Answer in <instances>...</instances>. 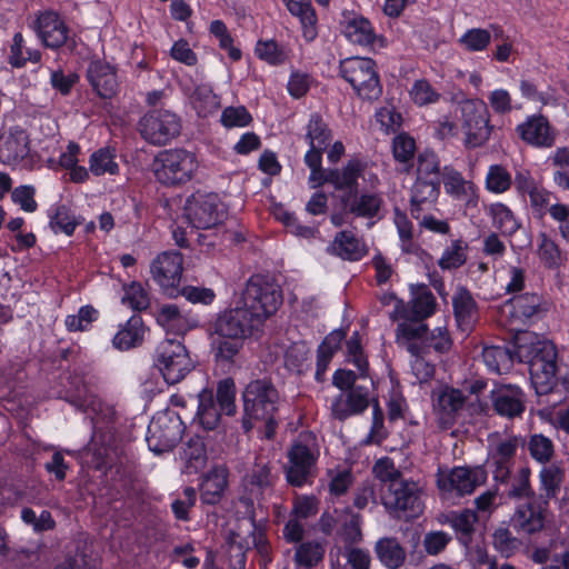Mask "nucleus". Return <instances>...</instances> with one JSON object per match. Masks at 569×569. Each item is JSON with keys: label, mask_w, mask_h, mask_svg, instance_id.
Returning a JSON list of instances; mask_svg holds the SVG:
<instances>
[{"label": "nucleus", "mask_w": 569, "mask_h": 569, "mask_svg": "<svg viewBox=\"0 0 569 569\" xmlns=\"http://www.w3.org/2000/svg\"><path fill=\"white\" fill-rule=\"evenodd\" d=\"M254 317L238 302L224 310L212 323L211 350L219 362H231L243 348L244 341L261 329Z\"/></svg>", "instance_id": "nucleus-1"}, {"label": "nucleus", "mask_w": 569, "mask_h": 569, "mask_svg": "<svg viewBox=\"0 0 569 569\" xmlns=\"http://www.w3.org/2000/svg\"><path fill=\"white\" fill-rule=\"evenodd\" d=\"M243 416L242 428L251 431L253 421H263V437L268 440L274 438L279 421L274 413L279 411L280 396L269 379L250 381L242 391Z\"/></svg>", "instance_id": "nucleus-2"}, {"label": "nucleus", "mask_w": 569, "mask_h": 569, "mask_svg": "<svg viewBox=\"0 0 569 569\" xmlns=\"http://www.w3.org/2000/svg\"><path fill=\"white\" fill-rule=\"evenodd\" d=\"M282 288L271 274L254 273L246 282L237 301L263 326L282 305Z\"/></svg>", "instance_id": "nucleus-3"}, {"label": "nucleus", "mask_w": 569, "mask_h": 569, "mask_svg": "<svg viewBox=\"0 0 569 569\" xmlns=\"http://www.w3.org/2000/svg\"><path fill=\"white\" fill-rule=\"evenodd\" d=\"M339 76L362 100H378L383 93L377 62L372 58L355 56L341 59Z\"/></svg>", "instance_id": "nucleus-4"}, {"label": "nucleus", "mask_w": 569, "mask_h": 569, "mask_svg": "<svg viewBox=\"0 0 569 569\" xmlns=\"http://www.w3.org/2000/svg\"><path fill=\"white\" fill-rule=\"evenodd\" d=\"M156 179L163 186L173 187L189 182L198 169L194 153L184 149L159 152L152 163Z\"/></svg>", "instance_id": "nucleus-5"}, {"label": "nucleus", "mask_w": 569, "mask_h": 569, "mask_svg": "<svg viewBox=\"0 0 569 569\" xmlns=\"http://www.w3.org/2000/svg\"><path fill=\"white\" fill-rule=\"evenodd\" d=\"M463 97V93H460ZM452 100L457 101L461 112L462 129L466 133L465 147L476 149L482 147L490 138L493 126L489 122V111L487 104L479 99L458 100L455 96Z\"/></svg>", "instance_id": "nucleus-6"}, {"label": "nucleus", "mask_w": 569, "mask_h": 569, "mask_svg": "<svg viewBox=\"0 0 569 569\" xmlns=\"http://www.w3.org/2000/svg\"><path fill=\"white\" fill-rule=\"evenodd\" d=\"M154 365L170 385L180 382L193 369L187 348L177 339L159 342L154 351Z\"/></svg>", "instance_id": "nucleus-7"}, {"label": "nucleus", "mask_w": 569, "mask_h": 569, "mask_svg": "<svg viewBox=\"0 0 569 569\" xmlns=\"http://www.w3.org/2000/svg\"><path fill=\"white\" fill-rule=\"evenodd\" d=\"M184 216L196 229L220 228L227 219L226 204L217 193H194L187 199Z\"/></svg>", "instance_id": "nucleus-8"}, {"label": "nucleus", "mask_w": 569, "mask_h": 569, "mask_svg": "<svg viewBox=\"0 0 569 569\" xmlns=\"http://www.w3.org/2000/svg\"><path fill=\"white\" fill-rule=\"evenodd\" d=\"M182 129L181 118L167 109H152L138 122L141 137L150 144L164 146L177 138Z\"/></svg>", "instance_id": "nucleus-9"}, {"label": "nucleus", "mask_w": 569, "mask_h": 569, "mask_svg": "<svg viewBox=\"0 0 569 569\" xmlns=\"http://www.w3.org/2000/svg\"><path fill=\"white\" fill-rule=\"evenodd\" d=\"M183 423L176 413L160 412L148 426L146 441L157 455L171 451L182 438Z\"/></svg>", "instance_id": "nucleus-10"}, {"label": "nucleus", "mask_w": 569, "mask_h": 569, "mask_svg": "<svg viewBox=\"0 0 569 569\" xmlns=\"http://www.w3.org/2000/svg\"><path fill=\"white\" fill-rule=\"evenodd\" d=\"M367 163L358 158L350 159L341 169V174H331V186L335 191L330 193L335 209L349 210L355 199L359 197V178L362 177Z\"/></svg>", "instance_id": "nucleus-11"}, {"label": "nucleus", "mask_w": 569, "mask_h": 569, "mask_svg": "<svg viewBox=\"0 0 569 569\" xmlns=\"http://www.w3.org/2000/svg\"><path fill=\"white\" fill-rule=\"evenodd\" d=\"M488 472L485 465L453 467L447 475L438 470L437 487L441 491H456L457 496L471 495L478 486L485 485Z\"/></svg>", "instance_id": "nucleus-12"}, {"label": "nucleus", "mask_w": 569, "mask_h": 569, "mask_svg": "<svg viewBox=\"0 0 569 569\" xmlns=\"http://www.w3.org/2000/svg\"><path fill=\"white\" fill-rule=\"evenodd\" d=\"M277 480L278 476L271 471L268 463H254L242 478L243 495L240 497V502L247 509L253 508L254 501L260 503L264 495L272 491Z\"/></svg>", "instance_id": "nucleus-13"}, {"label": "nucleus", "mask_w": 569, "mask_h": 569, "mask_svg": "<svg viewBox=\"0 0 569 569\" xmlns=\"http://www.w3.org/2000/svg\"><path fill=\"white\" fill-rule=\"evenodd\" d=\"M537 499V502L532 501L533 499H529L530 501L516 508L511 523L517 531H523L532 536L545 529V511L551 498H547L546 492L545 495H540Z\"/></svg>", "instance_id": "nucleus-14"}, {"label": "nucleus", "mask_w": 569, "mask_h": 569, "mask_svg": "<svg viewBox=\"0 0 569 569\" xmlns=\"http://www.w3.org/2000/svg\"><path fill=\"white\" fill-rule=\"evenodd\" d=\"M506 306L511 307V317L529 325L543 319L550 310V302L535 292L516 295L506 301Z\"/></svg>", "instance_id": "nucleus-15"}, {"label": "nucleus", "mask_w": 569, "mask_h": 569, "mask_svg": "<svg viewBox=\"0 0 569 569\" xmlns=\"http://www.w3.org/2000/svg\"><path fill=\"white\" fill-rule=\"evenodd\" d=\"M522 389L516 385H498L490 391L492 408L500 417L513 419L526 410V399Z\"/></svg>", "instance_id": "nucleus-16"}, {"label": "nucleus", "mask_w": 569, "mask_h": 569, "mask_svg": "<svg viewBox=\"0 0 569 569\" xmlns=\"http://www.w3.org/2000/svg\"><path fill=\"white\" fill-rule=\"evenodd\" d=\"M370 406L368 389L365 386L353 387L343 393L333 398L331 403V415L338 421H346L351 416L362 415Z\"/></svg>", "instance_id": "nucleus-17"}, {"label": "nucleus", "mask_w": 569, "mask_h": 569, "mask_svg": "<svg viewBox=\"0 0 569 569\" xmlns=\"http://www.w3.org/2000/svg\"><path fill=\"white\" fill-rule=\"evenodd\" d=\"M182 254L179 251H166L151 263L153 280L164 290L173 288L182 273Z\"/></svg>", "instance_id": "nucleus-18"}, {"label": "nucleus", "mask_w": 569, "mask_h": 569, "mask_svg": "<svg viewBox=\"0 0 569 569\" xmlns=\"http://www.w3.org/2000/svg\"><path fill=\"white\" fill-rule=\"evenodd\" d=\"M33 29L42 43L51 49L60 48L68 40L69 29L53 11L39 14L33 23Z\"/></svg>", "instance_id": "nucleus-19"}, {"label": "nucleus", "mask_w": 569, "mask_h": 569, "mask_svg": "<svg viewBox=\"0 0 569 569\" xmlns=\"http://www.w3.org/2000/svg\"><path fill=\"white\" fill-rule=\"evenodd\" d=\"M29 136L21 127H11L0 136V161L11 166L29 154Z\"/></svg>", "instance_id": "nucleus-20"}, {"label": "nucleus", "mask_w": 569, "mask_h": 569, "mask_svg": "<svg viewBox=\"0 0 569 569\" xmlns=\"http://www.w3.org/2000/svg\"><path fill=\"white\" fill-rule=\"evenodd\" d=\"M250 530L248 536L242 537L240 532H231L229 538V566L231 569H244L246 553L252 547L260 548L263 541V533L256 527L254 520H249Z\"/></svg>", "instance_id": "nucleus-21"}, {"label": "nucleus", "mask_w": 569, "mask_h": 569, "mask_svg": "<svg viewBox=\"0 0 569 569\" xmlns=\"http://www.w3.org/2000/svg\"><path fill=\"white\" fill-rule=\"evenodd\" d=\"M517 132L523 141L535 147L550 148L555 144V130L542 114L529 117L526 122L517 126Z\"/></svg>", "instance_id": "nucleus-22"}, {"label": "nucleus", "mask_w": 569, "mask_h": 569, "mask_svg": "<svg viewBox=\"0 0 569 569\" xmlns=\"http://www.w3.org/2000/svg\"><path fill=\"white\" fill-rule=\"evenodd\" d=\"M87 79L102 99H111L118 91L116 70L102 60H93L89 63Z\"/></svg>", "instance_id": "nucleus-23"}, {"label": "nucleus", "mask_w": 569, "mask_h": 569, "mask_svg": "<svg viewBox=\"0 0 569 569\" xmlns=\"http://www.w3.org/2000/svg\"><path fill=\"white\" fill-rule=\"evenodd\" d=\"M229 471L224 465L213 466L204 476L200 486V498L206 505H217L228 488Z\"/></svg>", "instance_id": "nucleus-24"}, {"label": "nucleus", "mask_w": 569, "mask_h": 569, "mask_svg": "<svg viewBox=\"0 0 569 569\" xmlns=\"http://www.w3.org/2000/svg\"><path fill=\"white\" fill-rule=\"evenodd\" d=\"M520 362L529 365L530 381L538 396H546L555 390L558 383L557 363H551L548 360L532 361V359H523Z\"/></svg>", "instance_id": "nucleus-25"}, {"label": "nucleus", "mask_w": 569, "mask_h": 569, "mask_svg": "<svg viewBox=\"0 0 569 569\" xmlns=\"http://www.w3.org/2000/svg\"><path fill=\"white\" fill-rule=\"evenodd\" d=\"M287 10L298 20L305 41L312 42L318 37V17L311 0H287Z\"/></svg>", "instance_id": "nucleus-26"}, {"label": "nucleus", "mask_w": 569, "mask_h": 569, "mask_svg": "<svg viewBox=\"0 0 569 569\" xmlns=\"http://www.w3.org/2000/svg\"><path fill=\"white\" fill-rule=\"evenodd\" d=\"M326 251L348 261H359L368 253L366 244L347 230L337 232Z\"/></svg>", "instance_id": "nucleus-27"}, {"label": "nucleus", "mask_w": 569, "mask_h": 569, "mask_svg": "<svg viewBox=\"0 0 569 569\" xmlns=\"http://www.w3.org/2000/svg\"><path fill=\"white\" fill-rule=\"evenodd\" d=\"M452 308L457 326L462 330L465 326L471 327L479 311L478 302L470 290L462 284L457 286L452 296Z\"/></svg>", "instance_id": "nucleus-28"}, {"label": "nucleus", "mask_w": 569, "mask_h": 569, "mask_svg": "<svg viewBox=\"0 0 569 569\" xmlns=\"http://www.w3.org/2000/svg\"><path fill=\"white\" fill-rule=\"evenodd\" d=\"M340 28L341 33L353 43L369 46L379 39L381 46H383V36L378 37L370 20L363 16H356L352 19L340 21Z\"/></svg>", "instance_id": "nucleus-29"}, {"label": "nucleus", "mask_w": 569, "mask_h": 569, "mask_svg": "<svg viewBox=\"0 0 569 569\" xmlns=\"http://www.w3.org/2000/svg\"><path fill=\"white\" fill-rule=\"evenodd\" d=\"M146 327L140 316L130 317L112 339V345L120 351L138 348L144 340Z\"/></svg>", "instance_id": "nucleus-30"}, {"label": "nucleus", "mask_w": 569, "mask_h": 569, "mask_svg": "<svg viewBox=\"0 0 569 569\" xmlns=\"http://www.w3.org/2000/svg\"><path fill=\"white\" fill-rule=\"evenodd\" d=\"M393 508L403 511L406 518H418L423 511L418 492L406 481H401L399 487L393 490Z\"/></svg>", "instance_id": "nucleus-31"}, {"label": "nucleus", "mask_w": 569, "mask_h": 569, "mask_svg": "<svg viewBox=\"0 0 569 569\" xmlns=\"http://www.w3.org/2000/svg\"><path fill=\"white\" fill-rule=\"evenodd\" d=\"M180 458L184 461V473L192 475L202 470L208 459L203 439L200 436L191 437L182 448Z\"/></svg>", "instance_id": "nucleus-32"}, {"label": "nucleus", "mask_w": 569, "mask_h": 569, "mask_svg": "<svg viewBox=\"0 0 569 569\" xmlns=\"http://www.w3.org/2000/svg\"><path fill=\"white\" fill-rule=\"evenodd\" d=\"M440 191V179L431 178L425 179L418 176L413 188L412 197L410 199V213L413 219H419L422 211L421 204L428 200V198H436Z\"/></svg>", "instance_id": "nucleus-33"}, {"label": "nucleus", "mask_w": 569, "mask_h": 569, "mask_svg": "<svg viewBox=\"0 0 569 569\" xmlns=\"http://www.w3.org/2000/svg\"><path fill=\"white\" fill-rule=\"evenodd\" d=\"M375 551L380 562L388 569L400 568L406 560V550L396 538H381L376 542Z\"/></svg>", "instance_id": "nucleus-34"}, {"label": "nucleus", "mask_w": 569, "mask_h": 569, "mask_svg": "<svg viewBox=\"0 0 569 569\" xmlns=\"http://www.w3.org/2000/svg\"><path fill=\"white\" fill-rule=\"evenodd\" d=\"M415 318L423 321L436 312L437 300L427 284H410Z\"/></svg>", "instance_id": "nucleus-35"}, {"label": "nucleus", "mask_w": 569, "mask_h": 569, "mask_svg": "<svg viewBox=\"0 0 569 569\" xmlns=\"http://www.w3.org/2000/svg\"><path fill=\"white\" fill-rule=\"evenodd\" d=\"M192 108L199 117L206 118L220 108L219 97L208 84H199L189 97Z\"/></svg>", "instance_id": "nucleus-36"}, {"label": "nucleus", "mask_w": 569, "mask_h": 569, "mask_svg": "<svg viewBox=\"0 0 569 569\" xmlns=\"http://www.w3.org/2000/svg\"><path fill=\"white\" fill-rule=\"evenodd\" d=\"M198 400L199 405L197 417L200 425L206 430H213L218 426L220 421V415L222 412L216 403L213 393L208 390H202L198 396Z\"/></svg>", "instance_id": "nucleus-37"}, {"label": "nucleus", "mask_w": 569, "mask_h": 569, "mask_svg": "<svg viewBox=\"0 0 569 569\" xmlns=\"http://www.w3.org/2000/svg\"><path fill=\"white\" fill-rule=\"evenodd\" d=\"M488 214L492 218L493 227L503 236H512L521 227V223L516 219L511 209L505 203L496 202L490 204Z\"/></svg>", "instance_id": "nucleus-38"}, {"label": "nucleus", "mask_w": 569, "mask_h": 569, "mask_svg": "<svg viewBox=\"0 0 569 569\" xmlns=\"http://www.w3.org/2000/svg\"><path fill=\"white\" fill-rule=\"evenodd\" d=\"M41 60V53L37 49L27 47L26 40L22 33L17 32L12 38L10 46V53L8 56V62L13 68H22L28 61L39 62Z\"/></svg>", "instance_id": "nucleus-39"}, {"label": "nucleus", "mask_w": 569, "mask_h": 569, "mask_svg": "<svg viewBox=\"0 0 569 569\" xmlns=\"http://www.w3.org/2000/svg\"><path fill=\"white\" fill-rule=\"evenodd\" d=\"M447 518H449V525L455 529V531L460 533L465 539L462 542L468 545L476 531L475 525L479 521L477 510L466 508L460 512L450 511Z\"/></svg>", "instance_id": "nucleus-40"}, {"label": "nucleus", "mask_w": 569, "mask_h": 569, "mask_svg": "<svg viewBox=\"0 0 569 569\" xmlns=\"http://www.w3.org/2000/svg\"><path fill=\"white\" fill-rule=\"evenodd\" d=\"M482 358L485 363L493 371L501 372L508 370L513 366L517 360L512 355V349L507 346H489L482 350Z\"/></svg>", "instance_id": "nucleus-41"}, {"label": "nucleus", "mask_w": 569, "mask_h": 569, "mask_svg": "<svg viewBox=\"0 0 569 569\" xmlns=\"http://www.w3.org/2000/svg\"><path fill=\"white\" fill-rule=\"evenodd\" d=\"M325 552V547L319 541L300 542L295 553L297 569H311L323 560Z\"/></svg>", "instance_id": "nucleus-42"}, {"label": "nucleus", "mask_w": 569, "mask_h": 569, "mask_svg": "<svg viewBox=\"0 0 569 569\" xmlns=\"http://www.w3.org/2000/svg\"><path fill=\"white\" fill-rule=\"evenodd\" d=\"M156 320L158 325L168 331H174L178 335H183L188 331L186 317L180 312L178 306L173 303L161 306L156 312Z\"/></svg>", "instance_id": "nucleus-43"}, {"label": "nucleus", "mask_w": 569, "mask_h": 569, "mask_svg": "<svg viewBox=\"0 0 569 569\" xmlns=\"http://www.w3.org/2000/svg\"><path fill=\"white\" fill-rule=\"evenodd\" d=\"M49 217V226L56 233L63 232L67 236H72L77 226L80 224V221L66 204L52 208Z\"/></svg>", "instance_id": "nucleus-44"}, {"label": "nucleus", "mask_w": 569, "mask_h": 569, "mask_svg": "<svg viewBox=\"0 0 569 569\" xmlns=\"http://www.w3.org/2000/svg\"><path fill=\"white\" fill-rule=\"evenodd\" d=\"M385 204L383 198L379 193H359L358 199H355L350 213L356 217L372 219L379 216V212Z\"/></svg>", "instance_id": "nucleus-45"}, {"label": "nucleus", "mask_w": 569, "mask_h": 569, "mask_svg": "<svg viewBox=\"0 0 569 569\" xmlns=\"http://www.w3.org/2000/svg\"><path fill=\"white\" fill-rule=\"evenodd\" d=\"M539 238L538 256L542 264L549 270L558 269L566 260L559 246L546 232H540Z\"/></svg>", "instance_id": "nucleus-46"}, {"label": "nucleus", "mask_w": 569, "mask_h": 569, "mask_svg": "<svg viewBox=\"0 0 569 569\" xmlns=\"http://www.w3.org/2000/svg\"><path fill=\"white\" fill-rule=\"evenodd\" d=\"M469 246L462 239L451 241V247L447 248L441 258L438 260V266L442 270H452L462 267L467 262V250Z\"/></svg>", "instance_id": "nucleus-47"}, {"label": "nucleus", "mask_w": 569, "mask_h": 569, "mask_svg": "<svg viewBox=\"0 0 569 569\" xmlns=\"http://www.w3.org/2000/svg\"><path fill=\"white\" fill-rule=\"evenodd\" d=\"M306 137L309 139V143L313 142L317 147H320V149L326 150L330 144L332 131L323 121L320 113L315 112L310 116Z\"/></svg>", "instance_id": "nucleus-48"}, {"label": "nucleus", "mask_w": 569, "mask_h": 569, "mask_svg": "<svg viewBox=\"0 0 569 569\" xmlns=\"http://www.w3.org/2000/svg\"><path fill=\"white\" fill-rule=\"evenodd\" d=\"M528 450L532 459L543 465L548 463L555 455L553 442L542 433H535L530 436Z\"/></svg>", "instance_id": "nucleus-49"}, {"label": "nucleus", "mask_w": 569, "mask_h": 569, "mask_svg": "<svg viewBox=\"0 0 569 569\" xmlns=\"http://www.w3.org/2000/svg\"><path fill=\"white\" fill-rule=\"evenodd\" d=\"M466 397L460 389L448 387L439 393L437 398V406L440 410L450 417L457 415L463 408Z\"/></svg>", "instance_id": "nucleus-50"}, {"label": "nucleus", "mask_w": 569, "mask_h": 569, "mask_svg": "<svg viewBox=\"0 0 569 569\" xmlns=\"http://www.w3.org/2000/svg\"><path fill=\"white\" fill-rule=\"evenodd\" d=\"M539 478L541 489L547 492V498H556L565 478V470L557 465L543 467Z\"/></svg>", "instance_id": "nucleus-51"}, {"label": "nucleus", "mask_w": 569, "mask_h": 569, "mask_svg": "<svg viewBox=\"0 0 569 569\" xmlns=\"http://www.w3.org/2000/svg\"><path fill=\"white\" fill-rule=\"evenodd\" d=\"M536 341H540L539 336L533 331L518 330L512 336V355L516 356L517 361H523L531 355V350L536 347Z\"/></svg>", "instance_id": "nucleus-52"}, {"label": "nucleus", "mask_w": 569, "mask_h": 569, "mask_svg": "<svg viewBox=\"0 0 569 569\" xmlns=\"http://www.w3.org/2000/svg\"><path fill=\"white\" fill-rule=\"evenodd\" d=\"M124 295L121 299L123 305H128L132 310L143 311L150 305V298L142 284L138 281L123 287Z\"/></svg>", "instance_id": "nucleus-53"}, {"label": "nucleus", "mask_w": 569, "mask_h": 569, "mask_svg": "<svg viewBox=\"0 0 569 569\" xmlns=\"http://www.w3.org/2000/svg\"><path fill=\"white\" fill-rule=\"evenodd\" d=\"M492 537L495 549L505 558L512 557L521 546V540L513 537L505 527L496 529Z\"/></svg>", "instance_id": "nucleus-54"}, {"label": "nucleus", "mask_w": 569, "mask_h": 569, "mask_svg": "<svg viewBox=\"0 0 569 569\" xmlns=\"http://www.w3.org/2000/svg\"><path fill=\"white\" fill-rule=\"evenodd\" d=\"M71 385L73 389L69 391L68 401L79 410H86L93 402V390L80 377H73Z\"/></svg>", "instance_id": "nucleus-55"}, {"label": "nucleus", "mask_w": 569, "mask_h": 569, "mask_svg": "<svg viewBox=\"0 0 569 569\" xmlns=\"http://www.w3.org/2000/svg\"><path fill=\"white\" fill-rule=\"evenodd\" d=\"M310 348L305 340L292 341L287 347V368L295 369L299 375L303 372V366L307 368L310 363H307L309 359Z\"/></svg>", "instance_id": "nucleus-56"}, {"label": "nucleus", "mask_w": 569, "mask_h": 569, "mask_svg": "<svg viewBox=\"0 0 569 569\" xmlns=\"http://www.w3.org/2000/svg\"><path fill=\"white\" fill-rule=\"evenodd\" d=\"M416 141L408 132L398 133L392 140V154L396 161L408 163L415 157Z\"/></svg>", "instance_id": "nucleus-57"}, {"label": "nucleus", "mask_w": 569, "mask_h": 569, "mask_svg": "<svg viewBox=\"0 0 569 569\" xmlns=\"http://www.w3.org/2000/svg\"><path fill=\"white\" fill-rule=\"evenodd\" d=\"M236 386L234 381L230 378L221 380L217 388V406L227 416H232L236 412Z\"/></svg>", "instance_id": "nucleus-58"}, {"label": "nucleus", "mask_w": 569, "mask_h": 569, "mask_svg": "<svg viewBox=\"0 0 569 569\" xmlns=\"http://www.w3.org/2000/svg\"><path fill=\"white\" fill-rule=\"evenodd\" d=\"M512 183L511 174L501 164H492L489 168L486 187L489 191L501 193L507 191Z\"/></svg>", "instance_id": "nucleus-59"}, {"label": "nucleus", "mask_w": 569, "mask_h": 569, "mask_svg": "<svg viewBox=\"0 0 569 569\" xmlns=\"http://www.w3.org/2000/svg\"><path fill=\"white\" fill-rule=\"evenodd\" d=\"M317 476V469L307 467L296 461H289L287 466V485L301 488L311 485Z\"/></svg>", "instance_id": "nucleus-60"}, {"label": "nucleus", "mask_w": 569, "mask_h": 569, "mask_svg": "<svg viewBox=\"0 0 569 569\" xmlns=\"http://www.w3.org/2000/svg\"><path fill=\"white\" fill-rule=\"evenodd\" d=\"M90 171L96 176L114 174L118 171V163L109 150L100 149L90 157Z\"/></svg>", "instance_id": "nucleus-61"}, {"label": "nucleus", "mask_w": 569, "mask_h": 569, "mask_svg": "<svg viewBox=\"0 0 569 569\" xmlns=\"http://www.w3.org/2000/svg\"><path fill=\"white\" fill-rule=\"evenodd\" d=\"M313 82V78L308 72L293 70L287 81V91L295 99L305 97Z\"/></svg>", "instance_id": "nucleus-62"}, {"label": "nucleus", "mask_w": 569, "mask_h": 569, "mask_svg": "<svg viewBox=\"0 0 569 569\" xmlns=\"http://www.w3.org/2000/svg\"><path fill=\"white\" fill-rule=\"evenodd\" d=\"M372 473L381 482H390V487H392L393 483L398 481L402 476L401 471L395 467L393 460L387 456L379 458L375 462L372 467Z\"/></svg>", "instance_id": "nucleus-63"}, {"label": "nucleus", "mask_w": 569, "mask_h": 569, "mask_svg": "<svg viewBox=\"0 0 569 569\" xmlns=\"http://www.w3.org/2000/svg\"><path fill=\"white\" fill-rule=\"evenodd\" d=\"M220 121L226 128L246 127L252 122V117L243 106L227 107L221 113Z\"/></svg>", "instance_id": "nucleus-64"}]
</instances>
